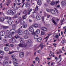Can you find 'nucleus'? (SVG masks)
I'll return each mask as SVG.
<instances>
[{"label": "nucleus", "instance_id": "nucleus-1", "mask_svg": "<svg viewBox=\"0 0 66 66\" xmlns=\"http://www.w3.org/2000/svg\"><path fill=\"white\" fill-rule=\"evenodd\" d=\"M29 30L32 33H40V30L38 29H37L35 32H34V29L31 26L29 27Z\"/></svg>", "mask_w": 66, "mask_h": 66}, {"label": "nucleus", "instance_id": "nucleus-2", "mask_svg": "<svg viewBox=\"0 0 66 66\" xmlns=\"http://www.w3.org/2000/svg\"><path fill=\"white\" fill-rule=\"evenodd\" d=\"M13 34H10L9 35L8 37L9 38H12V37H13ZM9 40H11L12 42V43H14V42H15L16 41V40L14 39V37L12 38L11 40L10 39Z\"/></svg>", "mask_w": 66, "mask_h": 66}, {"label": "nucleus", "instance_id": "nucleus-3", "mask_svg": "<svg viewBox=\"0 0 66 66\" xmlns=\"http://www.w3.org/2000/svg\"><path fill=\"white\" fill-rule=\"evenodd\" d=\"M33 26L34 28H37L38 27V28H40L41 27V26H42V25L41 24H40L39 23H35L33 24Z\"/></svg>", "mask_w": 66, "mask_h": 66}, {"label": "nucleus", "instance_id": "nucleus-4", "mask_svg": "<svg viewBox=\"0 0 66 66\" xmlns=\"http://www.w3.org/2000/svg\"><path fill=\"white\" fill-rule=\"evenodd\" d=\"M19 47H22V48L23 47H27V45L24 44V43H20L19 44Z\"/></svg>", "mask_w": 66, "mask_h": 66}, {"label": "nucleus", "instance_id": "nucleus-5", "mask_svg": "<svg viewBox=\"0 0 66 66\" xmlns=\"http://www.w3.org/2000/svg\"><path fill=\"white\" fill-rule=\"evenodd\" d=\"M22 34L21 33H18L17 35L15 36L14 38H16V39H18L20 37V36H19L18 35H22Z\"/></svg>", "mask_w": 66, "mask_h": 66}, {"label": "nucleus", "instance_id": "nucleus-6", "mask_svg": "<svg viewBox=\"0 0 66 66\" xmlns=\"http://www.w3.org/2000/svg\"><path fill=\"white\" fill-rule=\"evenodd\" d=\"M14 22L12 20H9L7 21V23L9 24H12Z\"/></svg>", "mask_w": 66, "mask_h": 66}, {"label": "nucleus", "instance_id": "nucleus-7", "mask_svg": "<svg viewBox=\"0 0 66 66\" xmlns=\"http://www.w3.org/2000/svg\"><path fill=\"white\" fill-rule=\"evenodd\" d=\"M36 18L37 20H40L42 19V16L40 15H37L36 16Z\"/></svg>", "mask_w": 66, "mask_h": 66}, {"label": "nucleus", "instance_id": "nucleus-8", "mask_svg": "<svg viewBox=\"0 0 66 66\" xmlns=\"http://www.w3.org/2000/svg\"><path fill=\"white\" fill-rule=\"evenodd\" d=\"M32 35H34L35 39H37L38 38V36L35 33L32 34Z\"/></svg>", "mask_w": 66, "mask_h": 66}, {"label": "nucleus", "instance_id": "nucleus-9", "mask_svg": "<svg viewBox=\"0 0 66 66\" xmlns=\"http://www.w3.org/2000/svg\"><path fill=\"white\" fill-rule=\"evenodd\" d=\"M37 3L38 5H41L42 4V0H38Z\"/></svg>", "mask_w": 66, "mask_h": 66}, {"label": "nucleus", "instance_id": "nucleus-10", "mask_svg": "<svg viewBox=\"0 0 66 66\" xmlns=\"http://www.w3.org/2000/svg\"><path fill=\"white\" fill-rule=\"evenodd\" d=\"M51 13L52 14H55L56 13H55V11L54 10H53L52 9H51Z\"/></svg>", "mask_w": 66, "mask_h": 66}, {"label": "nucleus", "instance_id": "nucleus-11", "mask_svg": "<svg viewBox=\"0 0 66 66\" xmlns=\"http://www.w3.org/2000/svg\"><path fill=\"white\" fill-rule=\"evenodd\" d=\"M20 57H22L24 56V53L22 52H21L20 53Z\"/></svg>", "mask_w": 66, "mask_h": 66}, {"label": "nucleus", "instance_id": "nucleus-12", "mask_svg": "<svg viewBox=\"0 0 66 66\" xmlns=\"http://www.w3.org/2000/svg\"><path fill=\"white\" fill-rule=\"evenodd\" d=\"M5 19L4 18L1 17L0 18V22H3L4 21Z\"/></svg>", "mask_w": 66, "mask_h": 66}, {"label": "nucleus", "instance_id": "nucleus-13", "mask_svg": "<svg viewBox=\"0 0 66 66\" xmlns=\"http://www.w3.org/2000/svg\"><path fill=\"white\" fill-rule=\"evenodd\" d=\"M52 22H53V23L55 25H56V24H57L56 22H55V20H54V19L53 18H52Z\"/></svg>", "mask_w": 66, "mask_h": 66}, {"label": "nucleus", "instance_id": "nucleus-14", "mask_svg": "<svg viewBox=\"0 0 66 66\" xmlns=\"http://www.w3.org/2000/svg\"><path fill=\"white\" fill-rule=\"evenodd\" d=\"M25 6L26 7H29V6H30L29 3H25Z\"/></svg>", "mask_w": 66, "mask_h": 66}, {"label": "nucleus", "instance_id": "nucleus-15", "mask_svg": "<svg viewBox=\"0 0 66 66\" xmlns=\"http://www.w3.org/2000/svg\"><path fill=\"white\" fill-rule=\"evenodd\" d=\"M61 4H62V5L63 6H65V5H66V3L65 2L62 1L61 3Z\"/></svg>", "mask_w": 66, "mask_h": 66}, {"label": "nucleus", "instance_id": "nucleus-16", "mask_svg": "<svg viewBox=\"0 0 66 66\" xmlns=\"http://www.w3.org/2000/svg\"><path fill=\"white\" fill-rule=\"evenodd\" d=\"M42 30H43V31H46L47 29L45 27H43L42 28Z\"/></svg>", "mask_w": 66, "mask_h": 66}, {"label": "nucleus", "instance_id": "nucleus-17", "mask_svg": "<svg viewBox=\"0 0 66 66\" xmlns=\"http://www.w3.org/2000/svg\"><path fill=\"white\" fill-rule=\"evenodd\" d=\"M28 26V25L26 24H24L23 25V28H26Z\"/></svg>", "mask_w": 66, "mask_h": 66}, {"label": "nucleus", "instance_id": "nucleus-18", "mask_svg": "<svg viewBox=\"0 0 66 66\" xmlns=\"http://www.w3.org/2000/svg\"><path fill=\"white\" fill-rule=\"evenodd\" d=\"M16 33H22V31L20 30H18L16 31Z\"/></svg>", "mask_w": 66, "mask_h": 66}, {"label": "nucleus", "instance_id": "nucleus-19", "mask_svg": "<svg viewBox=\"0 0 66 66\" xmlns=\"http://www.w3.org/2000/svg\"><path fill=\"white\" fill-rule=\"evenodd\" d=\"M4 50L5 51H9V48L8 47H5L4 48Z\"/></svg>", "mask_w": 66, "mask_h": 66}, {"label": "nucleus", "instance_id": "nucleus-20", "mask_svg": "<svg viewBox=\"0 0 66 66\" xmlns=\"http://www.w3.org/2000/svg\"><path fill=\"white\" fill-rule=\"evenodd\" d=\"M16 13V11H12L11 13V15H14Z\"/></svg>", "mask_w": 66, "mask_h": 66}, {"label": "nucleus", "instance_id": "nucleus-21", "mask_svg": "<svg viewBox=\"0 0 66 66\" xmlns=\"http://www.w3.org/2000/svg\"><path fill=\"white\" fill-rule=\"evenodd\" d=\"M12 11V10H9L8 11L7 13H8L9 14H10V15H11Z\"/></svg>", "mask_w": 66, "mask_h": 66}, {"label": "nucleus", "instance_id": "nucleus-22", "mask_svg": "<svg viewBox=\"0 0 66 66\" xmlns=\"http://www.w3.org/2000/svg\"><path fill=\"white\" fill-rule=\"evenodd\" d=\"M41 41H42V38L40 37L39 38L37 39V42H41Z\"/></svg>", "mask_w": 66, "mask_h": 66}, {"label": "nucleus", "instance_id": "nucleus-23", "mask_svg": "<svg viewBox=\"0 0 66 66\" xmlns=\"http://www.w3.org/2000/svg\"><path fill=\"white\" fill-rule=\"evenodd\" d=\"M16 24H15L12 25V28L13 29H15L16 27Z\"/></svg>", "mask_w": 66, "mask_h": 66}, {"label": "nucleus", "instance_id": "nucleus-24", "mask_svg": "<svg viewBox=\"0 0 66 66\" xmlns=\"http://www.w3.org/2000/svg\"><path fill=\"white\" fill-rule=\"evenodd\" d=\"M56 11L57 14V15H59V14H60V13H59V12L58 11V10H57V9L56 8H55L54 9Z\"/></svg>", "mask_w": 66, "mask_h": 66}, {"label": "nucleus", "instance_id": "nucleus-25", "mask_svg": "<svg viewBox=\"0 0 66 66\" xmlns=\"http://www.w3.org/2000/svg\"><path fill=\"white\" fill-rule=\"evenodd\" d=\"M26 42L27 43L29 44L30 43H31L32 42V40H29L26 41Z\"/></svg>", "mask_w": 66, "mask_h": 66}, {"label": "nucleus", "instance_id": "nucleus-26", "mask_svg": "<svg viewBox=\"0 0 66 66\" xmlns=\"http://www.w3.org/2000/svg\"><path fill=\"white\" fill-rule=\"evenodd\" d=\"M8 63L7 61H3V64H7Z\"/></svg>", "mask_w": 66, "mask_h": 66}, {"label": "nucleus", "instance_id": "nucleus-27", "mask_svg": "<svg viewBox=\"0 0 66 66\" xmlns=\"http://www.w3.org/2000/svg\"><path fill=\"white\" fill-rule=\"evenodd\" d=\"M46 11H47V12H48V13H50V12H51V9L50 10V9L48 8L46 9Z\"/></svg>", "mask_w": 66, "mask_h": 66}, {"label": "nucleus", "instance_id": "nucleus-28", "mask_svg": "<svg viewBox=\"0 0 66 66\" xmlns=\"http://www.w3.org/2000/svg\"><path fill=\"white\" fill-rule=\"evenodd\" d=\"M11 2H10L9 1H8V2H7L6 3V5L7 6H8L9 4H10Z\"/></svg>", "mask_w": 66, "mask_h": 66}, {"label": "nucleus", "instance_id": "nucleus-29", "mask_svg": "<svg viewBox=\"0 0 66 66\" xmlns=\"http://www.w3.org/2000/svg\"><path fill=\"white\" fill-rule=\"evenodd\" d=\"M24 33H29V32L28 30H26L24 32Z\"/></svg>", "mask_w": 66, "mask_h": 66}, {"label": "nucleus", "instance_id": "nucleus-30", "mask_svg": "<svg viewBox=\"0 0 66 66\" xmlns=\"http://www.w3.org/2000/svg\"><path fill=\"white\" fill-rule=\"evenodd\" d=\"M3 28L4 29H6L8 28V26H3Z\"/></svg>", "mask_w": 66, "mask_h": 66}, {"label": "nucleus", "instance_id": "nucleus-31", "mask_svg": "<svg viewBox=\"0 0 66 66\" xmlns=\"http://www.w3.org/2000/svg\"><path fill=\"white\" fill-rule=\"evenodd\" d=\"M38 6H36L35 10V11H38Z\"/></svg>", "mask_w": 66, "mask_h": 66}, {"label": "nucleus", "instance_id": "nucleus-32", "mask_svg": "<svg viewBox=\"0 0 66 66\" xmlns=\"http://www.w3.org/2000/svg\"><path fill=\"white\" fill-rule=\"evenodd\" d=\"M3 42L4 43H6L7 42V41L6 39H3Z\"/></svg>", "mask_w": 66, "mask_h": 66}, {"label": "nucleus", "instance_id": "nucleus-33", "mask_svg": "<svg viewBox=\"0 0 66 66\" xmlns=\"http://www.w3.org/2000/svg\"><path fill=\"white\" fill-rule=\"evenodd\" d=\"M32 11V9H30V10L28 12V15H30V13H31V12Z\"/></svg>", "mask_w": 66, "mask_h": 66}, {"label": "nucleus", "instance_id": "nucleus-34", "mask_svg": "<svg viewBox=\"0 0 66 66\" xmlns=\"http://www.w3.org/2000/svg\"><path fill=\"white\" fill-rule=\"evenodd\" d=\"M27 13V11L25 10L23 11V13L24 14H26Z\"/></svg>", "mask_w": 66, "mask_h": 66}, {"label": "nucleus", "instance_id": "nucleus-35", "mask_svg": "<svg viewBox=\"0 0 66 66\" xmlns=\"http://www.w3.org/2000/svg\"><path fill=\"white\" fill-rule=\"evenodd\" d=\"M0 53L2 55H3V54L4 53V52H3V51H1Z\"/></svg>", "mask_w": 66, "mask_h": 66}, {"label": "nucleus", "instance_id": "nucleus-36", "mask_svg": "<svg viewBox=\"0 0 66 66\" xmlns=\"http://www.w3.org/2000/svg\"><path fill=\"white\" fill-rule=\"evenodd\" d=\"M23 38H20V43H21V42H23Z\"/></svg>", "mask_w": 66, "mask_h": 66}, {"label": "nucleus", "instance_id": "nucleus-37", "mask_svg": "<svg viewBox=\"0 0 66 66\" xmlns=\"http://www.w3.org/2000/svg\"><path fill=\"white\" fill-rule=\"evenodd\" d=\"M50 4L51 5H54V4H55V2H52Z\"/></svg>", "mask_w": 66, "mask_h": 66}, {"label": "nucleus", "instance_id": "nucleus-38", "mask_svg": "<svg viewBox=\"0 0 66 66\" xmlns=\"http://www.w3.org/2000/svg\"><path fill=\"white\" fill-rule=\"evenodd\" d=\"M12 31L13 32V33H15V32H16V31L15 30V29H12Z\"/></svg>", "mask_w": 66, "mask_h": 66}, {"label": "nucleus", "instance_id": "nucleus-39", "mask_svg": "<svg viewBox=\"0 0 66 66\" xmlns=\"http://www.w3.org/2000/svg\"><path fill=\"white\" fill-rule=\"evenodd\" d=\"M51 35V34H48V36L47 37H46L45 39H46V38H49V37L50 36V35Z\"/></svg>", "mask_w": 66, "mask_h": 66}, {"label": "nucleus", "instance_id": "nucleus-40", "mask_svg": "<svg viewBox=\"0 0 66 66\" xmlns=\"http://www.w3.org/2000/svg\"><path fill=\"white\" fill-rule=\"evenodd\" d=\"M56 7L57 8H59V7H60V5H57L56 4Z\"/></svg>", "mask_w": 66, "mask_h": 66}, {"label": "nucleus", "instance_id": "nucleus-41", "mask_svg": "<svg viewBox=\"0 0 66 66\" xmlns=\"http://www.w3.org/2000/svg\"><path fill=\"white\" fill-rule=\"evenodd\" d=\"M15 52V51H13V52L10 51L9 54H12V53H14V52Z\"/></svg>", "mask_w": 66, "mask_h": 66}, {"label": "nucleus", "instance_id": "nucleus-42", "mask_svg": "<svg viewBox=\"0 0 66 66\" xmlns=\"http://www.w3.org/2000/svg\"><path fill=\"white\" fill-rule=\"evenodd\" d=\"M65 39L63 40H62V44H64V43L65 42Z\"/></svg>", "mask_w": 66, "mask_h": 66}, {"label": "nucleus", "instance_id": "nucleus-43", "mask_svg": "<svg viewBox=\"0 0 66 66\" xmlns=\"http://www.w3.org/2000/svg\"><path fill=\"white\" fill-rule=\"evenodd\" d=\"M20 0H15V2L16 3H17V1H18V2L19 3L20 2Z\"/></svg>", "mask_w": 66, "mask_h": 66}, {"label": "nucleus", "instance_id": "nucleus-44", "mask_svg": "<svg viewBox=\"0 0 66 66\" xmlns=\"http://www.w3.org/2000/svg\"><path fill=\"white\" fill-rule=\"evenodd\" d=\"M24 38L25 39H27V38H29V37L28 36H25L24 37Z\"/></svg>", "mask_w": 66, "mask_h": 66}, {"label": "nucleus", "instance_id": "nucleus-45", "mask_svg": "<svg viewBox=\"0 0 66 66\" xmlns=\"http://www.w3.org/2000/svg\"><path fill=\"white\" fill-rule=\"evenodd\" d=\"M0 35L2 36L4 35V33H0Z\"/></svg>", "mask_w": 66, "mask_h": 66}, {"label": "nucleus", "instance_id": "nucleus-46", "mask_svg": "<svg viewBox=\"0 0 66 66\" xmlns=\"http://www.w3.org/2000/svg\"><path fill=\"white\" fill-rule=\"evenodd\" d=\"M17 18V15H15L13 17V18Z\"/></svg>", "mask_w": 66, "mask_h": 66}, {"label": "nucleus", "instance_id": "nucleus-47", "mask_svg": "<svg viewBox=\"0 0 66 66\" xmlns=\"http://www.w3.org/2000/svg\"><path fill=\"white\" fill-rule=\"evenodd\" d=\"M10 33H13V31H12V29H11L10 30Z\"/></svg>", "mask_w": 66, "mask_h": 66}, {"label": "nucleus", "instance_id": "nucleus-48", "mask_svg": "<svg viewBox=\"0 0 66 66\" xmlns=\"http://www.w3.org/2000/svg\"><path fill=\"white\" fill-rule=\"evenodd\" d=\"M24 4H25V3H22V6L21 7H23V6L24 5Z\"/></svg>", "mask_w": 66, "mask_h": 66}, {"label": "nucleus", "instance_id": "nucleus-49", "mask_svg": "<svg viewBox=\"0 0 66 66\" xmlns=\"http://www.w3.org/2000/svg\"><path fill=\"white\" fill-rule=\"evenodd\" d=\"M35 60L36 61H38V60H39V58H38V57H36L35 58Z\"/></svg>", "mask_w": 66, "mask_h": 66}, {"label": "nucleus", "instance_id": "nucleus-50", "mask_svg": "<svg viewBox=\"0 0 66 66\" xmlns=\"http://www.w3.org/2000/svg\"><path fill=\"white\" fill-rule=\"evenodd\" d=\"M54 53H50L49 54V55L50 56H52V54H54Z\"/></svg>", "mask_w": 66, "mask_h": 66}, {"label": "nucleus", "instance_id": "nucleus-51", "mask_svg": "<svg viewBox=\"0 0 66 66\" xmlns=\"http://www.w3.org/2000/svg\"><path fill=\"white\" fill-rule=\"evenodd\" d=\"M5 19H9V16H5Z\"/></svg>", "mask_w": 66, "mask_h": 66}, {"label": "nucleus", "instance_id": "nucleus-52", "mask_svg": "<svg viewBox=\"0 0 66 66\" xmlns=\"http://www.w3.org/2000/svg\"><path fill=\"white\" fill-rule=\"evenodd\" d=\"M2 58H3V56H0V61L2 60Z\"/></svg>", "mask_w": 66, "mask_h": 66}, {"label": "nucleus", "instance_id": "nucleus-53", "mask_svg": "<svg viewBox=\"0 0 66 66\" xmlns=\"http://www.w3.org/2000/svg\"><path fill=\"white\" fill-rule=\"evenodd\" d=\"M61 57V55H59V57L60 59V61H61V60H62V58H60Z\"/></svg>", "mask_w": 66, "mask_h": 66}, {"label": "nucleus", "instance_id": "nucleus-54", "mask_svg": "<svg viewBox=\"0 0 66 66\" xmlns=\"http://www.w3.org/2000/svg\"><path fill=\"white\" fill-rule=\"evenodd\" d=\"M56 45L57 44L55 43H54L53 44V45L55 47H56Z\"/></svg>", "mask_w": 66, "mask_h": 66}, {"label": "nucleus", "instance_id": "nucleus-55", "mask_svg": "<svg viewBox=\"0 0 66 66\" xmlns=\"http://www.w3.org/2000/svg\"><path fill=\"white\" fill-rule=\"evenodd\" d=\"M9 46L11 47H13L14 46V45L13 44H10Z\"/></svg>", "mask_w": 66, "mask_h": 66}, {"label": "nucleus", "instance_id": "nucleus-56", "mask_svg": "<svg viewBox=\"0 0 66 66\" xmlns=\"http://www.w3.org/2000/svg\"><path fill=\"white\" fill-rule=\"evenodd\" d=\"M40 46H41V48L42 49L44 46L43 45H40V46H39V47H40Z\"/></svg>", "mask_w": 66, "mask_h": 66}, {"label": "nucleus", "instance_id": "nucleus-57", "mask_svg": "<svg viewBox=\"0 0 66 66\" xmlns=\"http://www.w3.org/2000/svg\"><path fill=\"white\" fill-rule=\"evenodd\" d=\"M42 21H44V16L42 17Z\"/></svg>", "mask_w": 66, "mask_h": 66}, {"label": "nucleus", "instance_id": "nucleus-58", "mask_svg": "<svg viewBox=\"0 0 66 66\" xmlns=\"http://www.w3.org/2000/svg\"><path fill=\"white\" fill-rule=\"evenodd\" d=\"M58 37H59V35H56L55 36V38H57Z\"/></svg>", "mask_w": 66, "mask_h": 66}, {"label": "nucleus", "instance_id": "nucleus-59", "mask_svg": "<svg viewBox=\"0 0 66 66\" xmlns=\"http://www.w3.org/2000/svg\"><path fill=\"white\" fill-rule=\"evenodd\" d=\"M6 46H8L9 47H10V46H9V43L6 44Z\"/></svg>", "mask_w": 66, "mask_h": 66}, {"label": "nucleus", "instance_id": "nucleus-60", "mask_svg": "<svg viewBox=\"0 0 66 66\" xmlns=\"http://www.w3.org/2000/svg\"><path fill=\"white\" fill-rule=\"evenodd\" d=\"M29 22H32V21L31 19L29 20Z\"/></svg>", "mask_w": 66, "mask_h": 66}, {"label": "nucleus", "instance_id": "nucleus-61", "mask_svg": "<svg viewBox=\"0 0 66 66\" xmlns=\"http://www.w3.org/2000/svg\"><path fill=\"white\" fill-rule=\"evenodd\" d=\"M11 19L12 18H11V17L10 16L8 17V19H9V20H11Z\"/></svg>", "mask_w": 66, "mask_h": 66}, {"label": "nucleus", "instance_id": "nucleus-62", "mask_svg": "<svg viewBox=\"0 0 66 66\" xmlns=\"http://www.w3.org/2000/svg\"><path fill=\"white\" fill-rule=\"evenodd\" d=\"M4 59L5 60H8V59H9V58L6 57H5Z\"/></svg>", "mask_w": 66, "mask_h": 66}, {"label": "nucleus", "instance_id": "nucleus-63", "mask_svg": "<svg viewBox=\"0 0 66 66\" xmlns=\"http://www.w3.org/2000/svg\"><path fill=\"white\" fill-rule=\"evenodd\" d=\"M3 32L4 33V31H1L0 32V33H3Z\"/></svg>", "mask_w": 66, "mask_h": 66}, {"label": "nucleus", "instance_id": "nucleus-64", "mask_svg": "<svg viewBox=\"0 0 66 66\" xmlns=\"http://www.w3.org/2000/svg\"><path fill=\"white\" fill-rule=\"evenodd\" d=\"M59 1H56V4H57V3H59Z\"/></svg>", "mask_w": 66, "mask_h": 66}]
</instances>
